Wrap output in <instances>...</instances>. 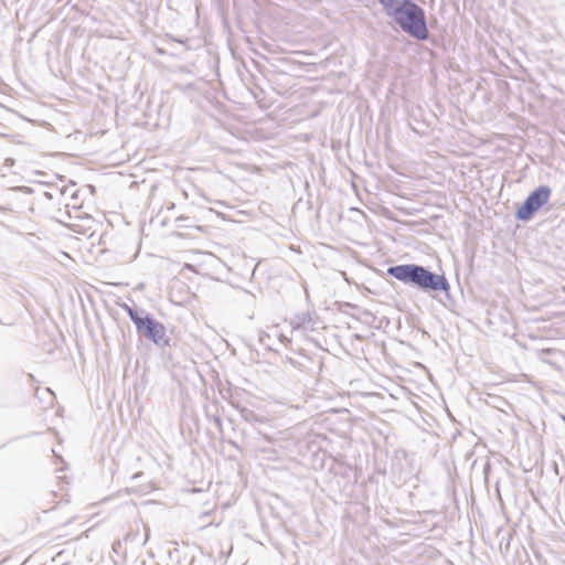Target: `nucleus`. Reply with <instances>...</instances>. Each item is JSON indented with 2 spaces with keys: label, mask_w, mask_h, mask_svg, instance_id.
Returning <instances> with one entry per match:
<instances>
[{
  "label": "nucleus",
  "mask_w": 565,
  "mask_h": 565,
  "mask_svg": "<svg viewBox=\"0 0 565 565\" xmlns=\"http://www.w3.org/2000/svg\"><path fill=\"white\" fill-rule=\"evenodd\" d=\"M387 275L427 294L449 295L450 285L444 274H436L418 264H402L387 268Z\"/></svg>",
  "instance_id": "nucleus-1"
},
{
  "label": "nucleus",
  "mask_w": 565,
  "mask_h": 565,
  "mask_svg": "<svg viewBox=\"0 0 565 565\" xmlns=\"http://www.w3.org/2000/svg\"><path fill=\"white\" fill-rule=\"evenodd\" d=\"M125 310L140 335L146 337L159 347L168 345L169 339L166 333V327L161 322L145 310L138 311L127 305Z\"/></svg>",
  "instance_id": "nucleus-2"
},
{
  "label": "nucleus",
  "mask_w": 565,
  "mask_h": 565,
  "mask_svg": "<svg viewBox=\"0 0 565 565\" xmlns=\"http://www.w3.org/2000/svg\"><path fill=\"white\" fill-rule=\"evenodd\" d=\"M393 21L416 40L425 41L429 36L425 11L414 1Z\"/></svg>",
  "instance_id": "nucleus-3"
},
{
  "label": "nucleus",
  "mask_w": 565,
  "mask_h": 565,
  "mask_svg": "<svg viewBox=\"0 0 565 565\" xmlns=\"http://www.w3.org/2000/svg\"><path fill=\"white\" fill-rule=\"evenodd\" d=\"M552 190L547 185H540L532 191L522 205L515 212V218L527 222L533 218L534 214L548 202Z\"/></svg>",
  "instance_id": "nucleus-4"
},
{
  "label": "nucleus",
  "mask_w": 565,
  "mask_h": 565,
  "mask_svg": "<svg viewBox=\"0 0 565 565\" xmlns=\"http://www.w3.org/2000/svg\"><path fill=\"white\" fill-rule=\"evenodd\" d=\"M379 2L385 14L394 20L411 4L412 0H379Z\"/></svg>",
  "instance_id": "nucleus-5"
},
{
  "label": "nucleus",
  "mask_w": 565,
  "mask_h": 565,
  "mask_svg": "<svg viewBox=\"0 0 565 565\" xmlns=\"http://www.w3.org/2000/svg\"><path fill=\"white\" fill-rule=\"evenodd\" d=\"M311 321V318L308 313H303L301 317H297V321L292 320L291 324L294 328H301L309 323Z\"/></svg>",
  "instance_id": "nucleus-6"
},
{
  "label": "nucleus",
  "mask_w": 565,
  "mask_h": 565,
  "mask_svg": "<svg viewBox=\"0 0 565 565\" xmlns=\"http://www.w3.org/2000/svg\"><path fill=\"white\" fill-rule=\"evenodd\" d=\"M14 162H15L14 159L6 158L3 161V164L0 167V174L4 175V169L11 168L12 166H14Z\"/></svg>",
  "instance_id": "nucleus-7"
},
{
  "label": "nucleus",
  "mask_w": 565,
  "mask_h": 565,
  "mask_svg": "<svg viewBox=\"0 0 565 565\" xmlns=\"http://www.w3.org/2000/svg\"><path fill=\"white\" fill-rule=\"evenodd\" d=\"M7 211H9V209H8V207H4V206H1V205H0V212L4 213V212H7Z\"/></svg>",
  "instance_id": "nucleus-8"
},
{
  "label": "nucleus",
  "mask_w": 565,
  "mask_h": 565,
  "mask_svg": "<svg viewBox=\"0 0 565 565\" xmlns=\"http://www.w3.org/2000/svg\"><path fill=\"white\" fill-rule=\"evenodd\" d=\"M249 416H254V413L253 412H248L247 415H245V418L248 419Z\"/></svg>",
  "instance_id": "nucleus-9"
},
{
  "label": "nucleus",
  "mask_w": 565,
  "mask_h": 565,
  "mask_svg": "<svg viewBox=\"0 0 565 565\" xmlns=\"http://www.w3.org/2000/svg\"><path fill=\"white\" fill-rule=\"evenodd\" d=\"M141 475H142V473L138 472V473H135L131 478H132V479H137V478H139Z\"/></svg>",
  "instance_id": "nucleus-10"
}]
</instances>
